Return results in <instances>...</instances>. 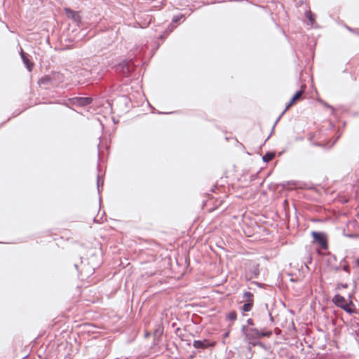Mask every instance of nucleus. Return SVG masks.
<instances>
[{
    "label": "nucleus",
    "instance_id": "nucleus-1",
    "mask_svg": "<svg viewBox=\"0 0 359 359\" xmlns=\"http://www.w3.org/2000/svg\"><path fill=\"white\" fill-rule=\"evenodd\" d=\"M65 81V76L60 72H53L50 74L42 76L39 80V85L45 88L48 86L57 87Z\"/></svg>",
    "mask_w": 359,
    "mask_h": 359
},
{
    "label": "nucleus",
    "instance_id": "nucleus-2",
    "mask_svg": "<svg viewBox=\"0 0 359 359\" xmlns=\"http://www.w3.org/2000/svg\"><path fill=\"white\" fill-rule=\"evenodd\" d=\"M74 267L82 278L88 277L94 273L95 268L90 266L89 262L83 257L80 258L79 263H75Z\"/></svg>",
    "mask_w": 359,
    "mask_h": 359
},
{
    "label": "nucleus",
    "instance_id": "nucleus-3",
    "mask_svg": "<svg viewBox=\"0 0 359 359\" xmlns=\"http://www.w3.org/2000/svg\"><path fill=\"white\" fill-rule=\"evenodd\" d=\"M114 68L116 73L128 78L135 69V65L132 60H123L116 65Z\"/></svg>",
    "mask_w": 359,
    "mask_h": 359
},
{
    "label": "nucleus",
    "instance_id": "nucleus-4",
    "mask_svg": "<svg viewBox=\"0 0 359 359\" xmlns=\"http://www.w3.org/2000/svg\"><path fill=\"white\" fill-rule=\"evenodd\" d=\"M241 332L245 337V341H247L250 345L251 344V342H254L259 339L262 337V334H263L262 330H259L254 327L248 328L246 325L242 326Z\"/></svg>",
    "mask_w": 359,
    "mask_h": 359
},
{
    "label": "nucleus",
    "instance_id": "nucleus-5",
    "mask_svg": "<svg viewBox=\"0 0 359 359\" xmlns=\"http://www.w3.org/2000/svg\"><path fill=\"white\" fill-rule=\"evenodd\" d=\"M93 72L87 69H81L77 72V83L79 85H84L90 82Z\"/></svg>",
    "mask_w": 359,
    "mask_h": 359
},
{
    "label": "nucleus",
    "instance_id": "nucleus-6",
    "mask_svg": "<svg viewBox=\"0 0 359 359\" xmlns=\"http://www.w3.org/2000/svg\"><path fill=\"white\" fill-rule=\"evenodd\" d=\"M311 235L314 242L317 243L323 250L328 248L327 239L325 233L313 231Z\"/></svg>",
    "mask_w": 359,
    "mask_h": 359
},
{
    "label": "nucleus",
    "instance_id": "nucleus-7",
    "mask_svg": "<svg viewBox=\"0 0 359 359\" xmlns=\"http://www.w3.org/2000/svg\"><path fill=\"white\" fill-rule=\"evenodd\" d=\"M69 100L72 104L78 107H86L93 102V99L90 97H74Z\"/></svg>",
    "mask_w": 359,
    "mask_h": 359
},
{
    "label": "nucleus",
    "instance_id": "nucleus-8",
    "mask_svg": "<svg viewBox=\"0 0 359 359\" xmlns=\"http://www.w3.org/2000/svg\"><path fill=\"white\" fill-rule=\"evenodd\" d=\"M215 342H211L208 339L204 340H194L193 346L197 349H205L208 347L215 346Z\"/></svg>",
    "mask_w": 359,
    "mask_h": 359
},
{
    "label": "nucleus",
    "instance_id": "nucleus-9",
    "mask_svg": "<svg viewBox=\"0 0 359 359\" xmlns=\"http://www.w3.org/2000/svg\"><path fill=\"white\" fill-rule=\"evenodd\" d=\"M65 14L69 18L73 20V21L76 23H79L81 21V17L78 12L72 10L71 8H65Z\"/></svg>",
    "mask_w": 359,
    "mask_h": 359
},
{
    "label": "nucleus",
    "instance_id": "nucleus-10",
    "mask_svg": "<svg viewBox=\"0 0 359 359\" xmlns=\"http://www.w3.org/2000/svg\"><path fill=\"white\" fill-rule=\"evenodd\" d=\"M332 301L337 307L341 309L347 303L346 299L339 294H335Z\"/></svg>",
    "mask_w": 359,
    "mask_h": 359
},
{
    "label": "nucleus",
    "instance_id": "nucleus-11",
    "mask_svg": "<svg viewBox=\"0 0 359 359\" xmlns=\"http://www.w3.org/2000/svg\"><path fill=\"white\" fill-rule=\"evenodd\" d=\"M341 309L348 314L358 313V311L352 301L344 304Z\"/></svg>",
    "mask_w": 359,
    "mask_h": 359
},
{
    "label": "nucleus",
    "instance_id": "nucleus-12",
    "mask_svg": "<svg viewBox=\"0 0 359 359\" xmlns=\"http://www.w3.org/2000/svg\"><path fill=\"white\" fill-rule=\"evenodd\" d=\"M259 265L258 264H255L252 266V267L250 269L248 274L247 276H249L248 278V279L252 278H257L259 275Z\"/></svg>",
    "mask_w": 359,
    "mask_h": 359
},
{
    "label": "nucleus",
    "instance_id": "nucleus-13",
    "mask_svg": "<svg viewBox=\"0 0 359 359\" xmlns=\"http://www.w3.org/2000/svg\"><path fill=\"white\" fill-rule=\"evenodd\" d=\"M306 88V85H302L301 89L295 93V94L292 96L290 101L292 103L294 104L297 100H299L302 98V95L304 93Z\"/></svg>",
    "mask_w": 359,
    "mask_h": 359
},
{
    "label": "nucleus",
    "instance_id": "nucleus-14",
    "mask_svg": "<svg viewBox=\"0 0 359 359\" xmlns=\"http://www.w3.org/2000/svg\"><path fill=\"white\" fill-rule=\"evenodd\" d=\"M21 58L23 61V63L26 66V67L28 69L29 71H31L33 67V63H32L28 59L27 54L23 51L22 49H21L20 52Z\"/></svg>",
    "mask_w": 359,
    "mask_h": 359
},
{
    "label": "nucleus",
    "instance_id": "nucleus-15",
    "mask_svg": "<svg viewBox=\"0 0 359 359\" xmlns=\"http://www.w3.org/2000/svg\"><path fill=\"white\" fill-rule=\"evenodd\" d=\"M275 157V152L269 151L266 152L262 157V160L265 163H269Z\"/></svg>",
    "mask_w": 359,
    "mask_h": 359
},
{
    "label": "nucleus",
    "instance_id": "nucleus-16",
    "mask_svg": "<svg viewBox=\"0 0 359 359\" xmlns=\"http://www.w3.org/2000/svg\"><path fill=\"white\" fill-rule=\"evenodd\" d=\"M254 303L252 302H245L241 307V310L243 312H249L252 310L253 307Z\"/></svg>",
    "mask_w": 359,
    "mask_h": 359
},
{
    "label": "nucleus",
    "instance_id": "nucleus-17",
    "mask_svg": "<svg viewBox=\"0 0 359 359\" xmlns=\"http://www.w3.org/2000/svg\"><path fill=\"white\" fill-rule=\"evenodd\" d=\"M243 298L246 299L247 302L254 303V294L248 291H245L243 294Z\"/></svg>",
    "mask_w": 359,
    "mask_h": 359
},
{
    "label": "nucleus",
    "instance_id": "nucleus-18",
    "mask_svg": "<svg viewBox=\"0 0 359 359\" xmlns=\"http://www.w3.org/2000/svg\"><path fill=\"white\" fill-rule=\"evenodd\" d=\"M174 28L175 27L170 24L169 25L168 29H166L162 34L159 36V39L161 40H164L169 35V34L172 32Z\"/></svg>",
    "mask_w": 359,
    "mask_h": 359
},
{
    "label": "nucleus",
    "instance_id": "nucleus-19",
    "mask_svg": "<svg viewBox=\"0 0 359 359\" xmlns=\"http://www.w3.org/2000/svg\"><path fill=\"white\" fill-rule=\"evenodd\" d=\"M237 318V313L236 311H231L226 316V319L229 321H235Z\"/></svg>",
    "mask_w": 359,
    "mask_h": 359
},
{
    "label": "nucleus",
    "instance_id": "nucleus-20",
    "mask_svg": "<svg viewBox=\"0 0 359 359\" xmlns=\"http://www.w3.org/2000/svg\"><path fill=\"white\" fill-rule=\"evenodd\" d=\"M182 19H183V21L185 20L184 15L183 14H180V15H174L172 17V23H177Z\"/></svg>",
    "mask_w": 359,
    "mask_h": 359
},
{
    "label": "nucleus",
    "instance_id": "nucleus-21",
    "mask_svg": "<svg viewBox=\"0 0 359 359\" xmlns=\"http://www.w3.org/2000/svg\"><path fill=\"white\" fill-rule=\"evenodd\" d=\"M306 18H308L309 21L310 22V23L311 25H313L315 21L316 15L313 13H312L310 11L306 12Z\"/></svg>",
    "mask_w": 359,
    "mask_h": 359
},
{
    "label": "nucleus",
    "instance_id": "nucleus-22",
    "mask_svg": "<svg viewBox=\"0 0 359 359\" xmlns=\"http://www.w3.org/2000/svg\"><path fill=\"white\" fill-rule=\"evenodd\" d=\"M313 257L311 253H308L307 257H306V262L304 263V266L306 267V269L307 271H309V267L308 266L309 264H311L312 262Z\"/></svg>",
    "mask_w": 359,
    "mask_h": 359
},
{
    "label": "nucleus",
    "instance_id": "nucleus-23",
    "mask_svg": "<svg viewBox=\"0 0 359 359\" xmlns=\"http://www.w3.org/2000/svg\"><path fill=\"white\" fill-rule=\"evenodd\" d=\"M250 345H251V346H259V347H262V348H265V345H264L262 342H261V341H258V339H257V340H256V341H254V342H251V344H250Z\"/></svg>",
    "mask_w": 359,
    "mask_h": 359
},
{
    "label": "nucleus",
    "instance_id": "nucleus-24",
    "mask_svg": "<svg viewBox=\"0 0 359 359\" xmlns=\"http://www.w3.org/2000/svg\"><path fill=\"white\" fill-rule=\"evenodd\" d=\"M100 184L102 186H103V180L101 181L100 175H97V191H98L99 194L100 192Z\"/></svg>",
    "mask_w": 359,
    "mask_h": 359
},
{
    "label": "nucleus",
    "instance_id": "nucleus-25",
    "mask_svg": "<svg viewBox=\"0 0 359 359\" xmlns=\"http://www.w3.org/2000/svg\"><path fill=\"white\" fill-rule=\"evenodd\" d=\"M252 348L250 346L248 347V354L246 355V359H250L252 354L251 353Z\"/></svg>",
    "mask_w": 359,
    "mask_h": 359
},
{
    "label": "nucleus",
    "instance_id": "nucleus-26",
    "mask_svg": "<svg viewBox=\"0 0 359 359\" xmlns=\"http://www.w3.org/2000/svg\"><path fill=\"white\" fill-rule=\"evenodd\" d=\"M345 272H346L347 273H350V267L348 266V264H345L342 266L341 268Z\"/></svg>",
    "mask_w": 359,
    "mask_h": 359
},
{
    "label": "nucleus",
    "instance_id": "nucleus-27",
    "mask_svg": "<svg viewBox=\"0 0 359 359\" xmlns=\"http://www.w3.org/2000/svg\"><path fill=\"white\" fill-rule=\"evenodd\" d=\"M294 104L292 103V102L290 100V102L287 104L286 107H285V109L283 110V111L282 112V114H284L285 113V111L290 107L293 105Z\"/></svg>",
    "mask_w": 359,
    "mask_h": 359
},
{
    "label": "nucleus",
    "instance_id": "nucleus-28",
    "mask_svg": "<svg viewBox=\"0 0 359 359\" xmlns=\"http://www.w3.org/2000/svg\"><path fill=\"white\" fill-rule=\"evenodd\" d=\"M294 104L292 103V102L290 100V102L287 104L286 107H285V109L283 110V111L282 112V114H284L285 113V111L290 107L293 105Z\"/></svg>",
    "mask_w": 359,
    "mask_h": 359
},
{
    "label": "nucleus",
    "instance_id": "nucleus-29",
    "mask_svg": "<svg viewBox=\"0 0 359 359\" xmlns=\"http://www.w3.org/2000/svg\"><path fill=\"white\" fill-rule=\"evenodd\" d=\"M262 334H262V337H269L271 336L272 332L271 331H267V332L262 331Z\"/></svg>",
    "mask_w": 359,
    "mask_h": 359
},
{
    "label": "nucleus",
    "instance_id": "nucleus-30",
    "mask_svg": "<svg viewBox=\"0 0 359 359\" xmlns=\"http://www.w3.org/2000/svg\"><path fill=\"white\" fill-rule=\"evenodd\" d=\"M348 287L347 283H339L337 285V289L340 288H347Z\"/></svg>",
    "mask_w": 359,
    "mask_h": 359
},
{
    "label": "nucleus",
    "instance_id": "nucleus-31",
    "mask_svg": "<svg viewBox=\"0 0 359 359\" xmlns=\"http://www.w3.org/2000/svg\"><path fill=\"white\" fill-rule=\"evenodd\" d=\"M283 115V114H281L278 117V118L276 119V121H275V123H274V124H273V128H272V131H273V130H274V128H275L276 125V124L278 123V122L280 121V119L281 118V116H282Z\"/></svg>",
    "mask_w": 359,
    "mask_h": 359
},
{
    "label": "nucleus",
    "instance_id": "nucleus-32",
    "mask_svg": "<svg viewBox=\"0 0 359 359\" xmlns=\"http://www.w3.org/2000/svg\"><path fill=\"white\" fill-rule=\"evenodd\" d=\"M283 115V114H281L278 117V118L276 119V121H275V123H274V124H273V128H272V131H273V130H274V128H275L276 125V124L278 123V122L280 121V119L281 118V116H282Z\"/></svg>",
    "mask_w": 359,
    "mask_h": 359
},
{
    "label": "nucleus",
    "instance_id": "nucleus-33",
    "mask_svg": "<svg viewBox=\"0 0 359 359\" xmlns=\"http://www.w3.org/2000/svg\"><path fill=\"white\" fill-rule=\"evenodd\" d=\"M283 115V114H281L278 117V118L276 119V121H275V123H274V124H273V128H272V131H273V130H274V128H275L276 125V124L278 123V122L280 121V119L281 118V116H282Z\"/></svg>",
    "mask_w": 359,
    "mask_h": 359
},
{
    "label": "nucleus",
    "instance_id": "nucleus-34",
    "mask_svg": "<svg viewBox=\"0 0 359 359\" xmlns=\"http://www.w3.org/2000/svg\"><path fill=\"white\" fill-rule=\"evenodd\" d=\"M341 266H332V269L336 272L339 271L341 270Z\"/></svg>",
    "mask_w": 359,
    "mask_h": 359
},
{
    "label": "nucleus",
    "instance_id": "nucleus-35",
    "mask_svg": "<svg viewBox=\"0 0 359 359\" xmlns=\"http://www.w3.org/2000/svg\"><path fill=\"white\" fill-rule=\"evenodd\" d=\"M247 324H248V325L253 326L254 325V322H253L252 319H251V318L248 319L247 320Z\"/></svg>",
    "mask_w": 359,
    "mask_h": 359
},
{
    "label": "nucleus",
    "instance_id": "nucleus-36",
    "mask_svg": "<svg viewBox=\"0 0 359 359\" xmlns=\"http://www.w3.org/2000/svg\"><path fill=\"white\" fill-rule=\"evenodd\" d=\"M323 104H324V105H325L326 107L331 109L332 110V111H334V107H333L330 106V104H327V103H326V102H323Z\"/></svg>",
    "mask_w": 359,
    "mask_h": 359
},
{
    "label": "nucleus",
    "instance_id": "nucleus-37",
    "mask_svg": "<svg viewBox=\"0 0 359 359\" xmlns=\"http://www.w3.org/2000/svg\"><path fill=\"white\" fill-rule=\"evenodd\" d=\"M346 28L348 31H350V32H353V28H351V27H348V26H346Z\"/></svg>",
    "mask_w": 359,
    "mask_h": 359
},
{
    "label": "nucleus",
    "instance_id": "nucleus-38",
    "mask_svg": "<svg viewBox=\"0 0 359 359\" xmlns=\"http://www.w3.org/2000/svg\"><path fill=\"white\" fill-rule=\"evenodd\" d=\"M267 314H268V316L270 317V320H271V321L272 322V321L273 320V317H272V316H271V313L270 312H268V313H267Z\"/></svg>",
    "mask_w": 359,
    "mask_h": 359
},
{
    "label": "nucleus",
    "instance_id": "nucleus-39",
    "mask_svg": "<svg viewBox=\"0 0 359 359\" xmlns=\"http://www.w3.org/2000/svg\"><path fill=\"white\" fill-rule=\"evenodd\" d=\"M353 33H355V34H359V30H358V29H353Z\"/></svg>",
    "mask_w": 359,
    "mask_h": 359
},
{
    "label": "nucleus",
    "instance_id": "nucleus-40",
    "mask_svg": "<svg viewBox=\"0 0 359 359\" xmlns=\"http://www.w3.org/2000/svg\"><path fill=\"white\" fill-rule=\"evenodd\" d=\"M344 262H346V258H345V257H344V258H343V259L341 260L340 263H344Z\"/></svg>",
    "mask_w": 359,
    "mask_h": 359
},
{
    "label": "nucleus",
    "instance_id": "nucleus-41",
    "mask_svg": "<svg viewBox=\"0 0 359 359\" xmlns=\"http://www.w3.org/2000/svg\"><path fill=\"white\" fill-rule=\"evenodd\" d=\"M355 264L357 266H359V258L356 260Z\"/></svg>",
    "mask_w": 359,
    "mask_h": 359
},
{
    "label": "nucleus",
    "instance_id": "nucleus-42",
    "mask_svg": "<svg viewBox=\"0 0 359 359\" xmlns=\"http://www.w3.org/2000/svg\"><path fill=\"white\" fill-rule=\"evenodd\" d=\"M291 184H292V185H295V184H296L294 182H292Z\"/></svg>",
    "mask_w": 359,
    "mask_h": 359
},
{
    "label": "nucleus",
    "instance_id": "nucleus-43",
    "mask_svg": "<svg viewBox=\"0 0 359 359\" xmlns=\"http://www.w3.org/2000/svg\"><path fill=\"white\" fill-rule=\"evenodd\" d=\"M290 280H291L292 282H294V281H295L293 278H291V279H290Z\"/></svg>",
    "mask_w": 359,
    "mask_h": 359
},
{
    "label": "nucleus",
    "instance_id": "nucleus-44",
    "mask_svg": "<svg viewBox=\"0 0 359 359\" xmlns=\"http://www.w3.org/2000/svg\"><path fill=\"white\" fill-rule=\"evenodd\" d=\"M315 145H317V146H320V144H314Z\"/></svg>",
    "mask_w": 359,
    "mask_h": 359
}]
</instances>
